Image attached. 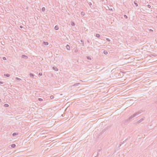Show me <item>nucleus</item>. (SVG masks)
I'll list each match as a JSON object with an SVG mask.
<instances>
[{"label":"nucleus","instance_id":"16","mask_svg":"<svg viewBox=\"0 0 157 157\" xmlns=\"http://www.w3.org/2000/svg\"><path fill=\"white\" fill-rule=\"evenodd\" d=\"M96 36L98 38H99L100 36V35L99 34H97L96 35Z\"/></svg>","mask_w":157,"mask_h":157},{"label":"nucleus","instance_id":"31","mask_svg":"<svg viewBox=\"0 0 157 157\" xmlns=\"http://www.w3.org/2000/svg\"><path fill=\"white\" fill-rule=\"evenodd\" d=\"M20 28H22V26H20Z\"/></svg>","mask_w":157,"mask_h":157},{"label":"nucleus","instance_id":"21","mask_svg":"<svg viewBox=\"0 0 157 157\" xmlns=\"http://www.w3.org/2000/svg\"><path fill=\"white\" fill-rule=\"evenodd\" d=\"M79 84V83L75 84L74 85V86H78V84Z\"/></svg>","mask_w":157,"mask_h":157},{"label":"nucleus","instance_id":"26","mask_svg":"<svg viewBox=\"0 0 157 157\" xmlns=\"http://www.w3.org/2000/svg\"><path fill=\"white\" fill-rule=\"evenodd\" d=\"M54 98V97L53 96H51L50 97V98H51V99H52L53 98Z\"/></svg>","mask_w":157,"mask_h":157},{"label":"nucleus","instance_id":"10","mask_svg":"<svg viewBox=\"0 0 157 157\" xmlns=\"http://www.w3.org/2000/svg\"><path fill=\"white\" fill-rule=\"evenodd\" d=\"M4 75L7 77H9L10 76V75L9 74H4Z\"/></svg>","mask_w":157,"mask_h":157},{"label":"nucleus","instance_id":"29","mask_svg":"<svg viewBox=\"0 0 157 157\" xmlns=\"http://www.w3.org/2000/svg\"><path fill=\"white\" fill-rule=\"evenodd\" d=\"M0 83H1V84H3V82H2L0 81Z\"/></svg>","mask_w":157,"mask_h":157},{"label":"nucleus","instance_id":"22","mask_svg":"<svg viewBox=\"0 0 157 157\" xmlns=\"http://www.w3.org/2000/svg\"><path fill=\"white\" fill-rule=\"evenodd\" d=\"M124 17L125 18H128L127 16L126 15H124Z\"/></svg>","mask_w":157,"mask_h":157},{"label":"nucleus","instance_id":"27","mask_svg":"<svg viewBox=\"0 0 157 157\" xmlns=\"http://www.w3.org/2000/svg\"><path fill=\"white\" fill-rule=\"evenodd\" d=\"M147 7H148V8H150L151 7V6H150V5H147Z\"/></svg>","mask_w":157,"mask_h":157},{"label":"nucleus","instance_id":"33","mask_svg":"<svg viewBox=\"0 0 157 157\" xmlns=\"http://www.w3.org/2000/svg\"><path fill=\"white\" fill-rule=\"evenodd\" d=\"M110 10H112V9H110Z\"/></svg>","mask_w":157,"mask_h":157},{"label":"nucleus","instance_id":"11","mask_svg":"<svg viewBox=\"0 0 157 157\" xmlns=\"http://www.w3.org/2000/svg\"><path fill=\"white\" fill-rule=\"evenodd\" d=\"M16 146V145L14 144H13L11 145V147L12 148H14Z\"/></svg>","mask_w":157,"mask_h":157},{"label":"nucleus","instance_id":"13","mask_svg":"<svg viewBox=\"0 0 157 157\" xmlns=\"http://www.w3.org/2000/svg\"><path fill=\"white\" fill-rule=\"evenodd\" d=\"M29 75L30 77H33L34 76V75L31 73H30Z\"/></svg>","mask_w":157,"mask_h":157},{"label":"nucleus","instance_id":"25","mask_svg":"<svg viewBox=\"0 0 157 157\" xmlns=\"http://www.w3.org/2000/svg\"><path fill=\"white\" fill-rule=\"evenodd\" d=\"M39 75L40 76H41L42 75V74L41 73H39Z\"/></svg>","mask_w":157,"mask_h":157},{"label":"nucleus","instance_id":"19","mask_svg":"<svg viewBox=\"0 0 157 157\" xmlns=\"http://www.w3.org/2000/svg\"><path fill=\"white\" fill-rule=\"evenodd\" d=\"M15 79L16 80H21V79H20V78H18V77H16Z\"/></svg>","mask_w":157,"mask_h":157},{"label":"nucleus","instance_id":"20","mask_svg":"<svg viewBox=\"0 0 157 157\" xmlns=\"http://www.w3.org/2000/svg\"><path fill=\"white\" fill-rule=\"evenodd\" d=\"M38 100H39V101H43V99L42 98H38Z\"/></svg>","mask_w":157,"mask_h":157},{"label":"nucleus","instance_id":"23","mask_svg":"<svg viewBox=\"0 0 157 157\" xmlns=\"http://www.w3.org/2000/svg\"><path fill=\"white\" fill-rule=\"evenodd\" d=\"M3 60H6V58L5 57H4L3 58Z\"/></svg>","mask_w":157,"mask_h":157},{"label":"nucleus","instance_id":"15","mask_svg":"<svg viewBox=\"0 0 157 157\" xmlns=\"http://www.w3.org/2000/svg\"><path fill=\"white\" fill-rule=\"evenodd\" d=\"M4 106L5 107H8L9 106V105H8V104H4Z\"/></svg>","mask_w":157,"mask_h":157},{"label":"nucleus","instance_id":"5","mask_svg":"<svg viewBox=\"0 0 157 157\" xmlns=\"http://www.w3.org/2000/svg\"><path fill=\"white\" fill-rule=\"evenodd\" d=\"M52 68L55 71H57L58 70V68L56 67H53Z\"/></svg>","mask_w":157,"mask_h":157},{"label":"nucleus","instance_id":"8","mask_svg":"<svg viewBox=\"0 0 157 157\" xmlns=\"http://www.w3.org/2000/svg\"><path fill=\"white\" fill-rule=\"evenodd\" d=\"M54 29L55 30H57L59 29V27H58V26L57 25H56L55 28H54Z\"/></svg>","mask_w":157,"mask_h":157},{"label":"nucleus","instance_id":"14","mask_svg":"<svg viewBox=\"0 0 157 157\" xmlns=\"http://www.w3.org/2000/svg\"><path fill=\"white\" fill-rule=\"evenodd\" d=\"M104 53L105 55H107L108 54V52L106 51H104L103 52Z\"/></svg>","mask_w":157,"mask_h":157},{"label":"nucleus","instance_id":"28","mask_svg":"<svg viewBox=\"0 0 157 157\" xmlns=\"http://www.w3.org/2000/svg\"><path fill=\"white\" fill-rule=\"evenodd\" d=\"M134 3L136 6H138V4L137 3L134 2Z\"/></svg>","mask_w":157,"mask_h":157},{"label":"nucleus","instance_id":"17","mask_svg":"<svg viewBox=\"0 0 157 157\" xmlns=\"http://www.w3.org/2000/svg\"><path fill=\"white\" fill-rule=\"evenodd\" d=\"M17 135V134L16 132H14L13 134V136Z\"/></svg>","mask_w":157,"mask_h":157},{"label":"nucleus","instance_id":"7","mask_svg":"<svg viewBox=\"0 0 157 157\" xmlns=\"http://www.w3.org/2000/svg\"><path fill=\"white\" fill-rule=\"evenodd\" d=\"M43 43L45 45H48V43L47 42H44Z\"/></svg>","mask_w":157,"mask_h":157},{"label":"nucleus","instance_id":"2","mask_svg":"<svg viewBox=\"0 0 157 157\" xmlns=\"http://www.w3.org/2000/svg\"><path fill=\"white\" fill-rule=\"evenodd\" d=\"M144 118H142L141 119H140V120H138L137 121V124H139L140 123H141V122H142V121H143L144 120Z\"/></svg>","mask_w":157,"mask_h":157},{"label":"nucleus","instance_id":"24","mask_svg":"<svg viewBox=\"0 0 157 157\" xmlns=\"http://www.w3.org/2000/svg\"><path fill=\"white\" fill-rule=\"evenodd\" d=\"M106 40L109 41H110V40L109 38H107L106 39Z\"/></svg>","mask_w":157,"mask_h":157},{"label":"nucleus","instance_id":"3","mask_svg":"<svg viewBox=\"0 0 157 157\" xmlns=\"http://www.w3.org/2000/svg\"><path fill=\"white\" fill-rule=\"evenodd\" d=\"M66 48L68 50H70V47L68 44L66 45Z\"/></svg>","mask_w":157,"mask_h":157},{"label":"nucleus","instance_id":"12","mask_svg":"<svg viewBox=\"0 0 157 157\" xmlns=\"http://www.w3.org/2000/svg\"><path fill=\"white\" fill-rule=\"evenodd\" d=\"M81 14L82 15V16H84L85 15V13L84 12H82L81 13Z\"/></svg>","mask_w":157,"mask_h":157},{"label":"nucleus","instance_id":"1","mask_svg":"<svg viewBox=\"0 0 157 157\" xmlns=\"http://www.w3.org/2000/svg\"><path fill=\"white\" fill-rule=\"evenodd\" d=\"M140 113L138 112L135 113H134L133 115L131 116L129 118V119H132L134 117L137 116V115H138Z\"/></svg>","mask_w":157,"mask_h":157},{"label":"nucleus","instance_id":"6","mask_svg":"<svg viewBox=\"0 0 157 157\" xmlns=\"http://www.w3.org/2000/svg\"><path fill=\"white\" fill-rule=\"evenodd\" d=\"M71 24L72 26H74L75 25V24L74 22L72 21L71 22Z\"/></svg>","mask_w":157,"mask_h":157},{"label":"nucleus","instance_id":"18","mask_svg":"<svg viewBox=\"0 0 157 157\" xmlns=\"http://www.w3.org/2000/svg\"><path fill=\"white\" fill-rule=\"evenodd\" d=\"M87 59L88 60H91V58L90 57H88V56H87Z\"/></svg>","mask_w":157,"mask_h":157},{"label":"nucleus","instance_id":"32","mask_svg":"<svg viewBox=\"0 0 157 157\" xmlns=\"http://www.w3.org/2000/svg\"><path fill=\"white\" fill-rule=\"evenodd\" d=\"M110 10H112V9H110Z\"/></svg>","mask_w":157,"mask_h":157},{"label":"nucleus","instance_id":"9","mask_svg":"<svg viewBox=\"0 0 157 157\" xmlns=\"http://www.w3.org/2000/svg\"><path fill=\"white\" fill-rule=\"evenodd\" d=\"M45 10V8L44 7H43L41 9V10L42 12H44Z\"/></svg>","mask_w":157,"mask_h":157},{"label":"nucleus","instance_id":"30","mask_svg":"<svg viewBox=\"0 0 157 157\" xmlns=\"http://www.w3.org/2000/svg\"><path fill=\"white\" fill-rule=\"evenodd\" d=\"M2 101V100L1 99H0V102H1Z\"/></svg>","mask_w":157,"mask_h":157},{"label":"nucleus","instance_id":"4","mask_svg":"<svg viewBox=\"0 0 157 157\" xmlns=\"http://www.w3.org/2000/svg\"><path fill=\"white\" fill-rule=\"evenodd\" d=\"M21 57L22 58L25 59H27L28 58V56L25 55H22L21 56Z\"/></svg>","mask_w":157,"mask_h":157}]
</instances>
